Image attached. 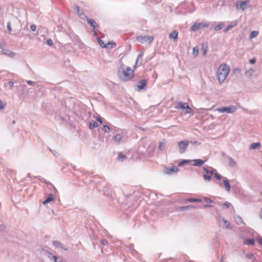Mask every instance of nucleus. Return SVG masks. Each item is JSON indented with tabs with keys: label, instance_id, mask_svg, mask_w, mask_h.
Returning <instances> with one entry per match:
<instances>
[{
	"label": "nucleus",
	"instance_id": "23",
	"mask_svg": "<svg viewBox=\"0 0 262 262\" xmlns=\"http://www.w3.org/2000/svg\"><path fill=\"white\" fill-rule=\"evenodd\" d=\"M254 72V71L253 69L251 68L249 69L248 70H247L245 72V76L248 78H251V77L253 75V73Z\"/></svg>",
	"mask_w": 262,
	"mask_h": 262
},
{
	"label": "nucleus",
	"instance_id": "25",
	"mask_svg": "<svg viewBox=\"0 0 262 262\" xmlns=\"http://www.w3.org/2000/svg\"><path fill=\"white\" fill-rule=\"evenodd\" d=\"M261 146V144L259 142H255V143H252L250 146V149H256L258 147H260Z\"/></svg>",
	"mask_w": 262,
	"mask_h": 262
},
{
	"label": "nucleus",
	"instance_id": "50",
	"mask_svg": "<svg viewBox=\"0 0 262 262\" xmlns=\"http://www.w3.org/2000/svg\"><path fill=\"white\" fill-rule=\"evenodd\" d=\"M6 228V226L5 224H0V231H4Z\"/></svg>",
	"mask_w": 262,
	"mask_h": 262
},
{
	"label": "nucleus",
	"instance_id": "41",
	"mask_svg": "<svg viewBox=\"0 0 262 262\" xmlns=\"http://www.w3.org/2000/svg\"><path fill=\"white\" fill-rule=\"evenodd\" d=\"M125 156L122 153L119 152L118 154V160L122 161L125 158Z\"/></svg>",
	"mask_w": 262,
	"mask_h": 262
},
{
	"label": "nucleus",
	"instance_id": "46",
	"mask_svg": "<svg viewBox=\"0 0 262 262\" xmlns=\"http://www.w3.org/2000/svg\"><path fill=\"white\" fill-rule=\"evenodd\" d=\"M245 256L248 259H251L253 257L254 254L252 253H248L245 255Z\"/></svg>",
	"mask_w": 262,
	"mask_h": 262
},
{
	"label": "nucleus",
	"instance_id": "32",
	"mask_svg": "<svg viewBox=\"0 0 262 262\" xmlns=\"http://www.w3.org/2000/svg\"><path fill=\"white\" fill-rule=\"evenodd\" d=\"M199 48L195 46L193 48L192 53L194 56L196 57L199 55Z\"/></svg>",
	"mask_w": 262,
	"mask_h": 262
},
{
	"label": "nucleus",
	"instance_id": "38",
	"mask_svg": "<svg viewBox=\"0 0 262 262\" xmlns=\"http://www.w3.org/2000/svg\"><path fill=\"white\" fill-rule=\"evenodd\" d=\"M213 175H214V177L215 178V179L219 180H220L222 178V176L217 172H214Z\"/></svg>",
	"mask_w": 262,
	"mask_h": 262
},
{
	"label": "nucleus",
	"instance_id": "43",
	"mask_svg": "<svg viewBox=\"0 0 262 262\" xmlns=\"http://www.w3.org/2000/svg\"><path fill=\"white\" fill-rule=\"evenodd\" d=\"M6 103L0 100V110L4 109Z\"/></svg>",
	"mask_w": 262,
	"mask_h": 262
},
{
	"label": "nucleus",
	"instance_id": "28",
	"mask_svg": "<svg viewBox=\"0 0 262 262\" xmlns=\"http://www.w3.org/2000/svg\"><path fill=\"white\" fill-rule=\"evenodd\" d=\"M74 10L77 13V14L79 16H81L83 14V12L82 10H80V8L78 6H75Z\"/></svg>",
	"mask_w": 262,
	"mask_h": 262
},
{
	"label": "nucleus",
	"instance_id": "14",
	"mask_svg": "<svg viewBox=\"0 0 262 262\" xmlns=\"http://www.w3.org/2000/svg\"><path fill=\"white\" fill-rule=\"evenodd\" d=\"M223 184L224 185L226 190L227 192H230V189H231V187H230V185L229 184V180L226 178H224V180L223 181Z\"/></svg>",
	"mask_w": 262,
	"mask_h": 262
},
{
	"label": "nucleus",
	"instance_id": "55",
	"mask_svg": "<svg viewBox=\"0 0 262 262\" xmlns=\"http://www.w3.org/2000/svg\"><path fill=\"white\" fill-rule=\"evenodd\" d=\"M47 256L51 260L52 259V256H54V255L52 254V253L50 252H49L48 251L47 252Z\"/></svg>",
	"mask_w": 262,
	"mask_h": 262
},
{
	"label": "nucleus",
	"instance_id": "7",
	"mask_svg": "<svg viewBox=\"0 0 262 262\" xmlns=\"http://www.w3.org/2000/svg\"><path fill=\"white\" fill-rule=\"evenodd\" d=\"M137 40L141 43L145 42L150 43L154 40V37L152 36H138L137 37Z\"/></svg>",
	"mask_w": 262,
	"mask_h": 262
},
{
	"label": "nucleus",
	"instance_id": "44",
	"mask_svg": "<svg viewBox=\"0 0 262 262\" xmlns=\"http://www.w3.org/2000/svg\"><path fill=\"white\" fill-rule=\"evenodd\" d=\"M142 53H141L140 54L138 55L136 62V65L135 66V68H136V66L137 64V63L139 62L140 58H141V60H142Z\"/></svg>",
	"mask_w": 262,
	"mask_h": 262
},
{
	"label": "nucleus",
	"instance_id": "17",
	"mask_svg": "<svg viewBox=\"0 0 262 262\" xmlns=\"http://www.w3.org/2000/svg\"><path fill=\"white\" fill-rule=\"evenodd\" d=\"M52 244L55 247L57 248H60L63 250H67V248H64L63 244L59 241H54Z\"/></svg>",
	"mask_w": 262,
	"mask_h": 262
},
{
	"label": "nucleus",
	"instance_id": "3",
	"mask_svg": "<svg viewBox=\"0 0 262 262\" xmlns=\"http://www.w3.org/2000/svg\"><path fill=\"white\" fill-rule=\"evenodd\" d=\"M176 108L181 110L184 114H192V111L189 106L186 102H178L176 105Z\"/></svg>",
	"mask_w": 262,
	"mask_h": 262
},
{
	"label": "nucleus",
	"instance_id": "22",
	"mask_svg": "<svg viewBox=\"0 0 262 262\" xmlns=\"http://www.w3.org/2000/svg\"><path fill=\"white\" fill-rule=\"evenodd\" d=\"M201 46L203 50V55H205L207 54L208 50V46L207 43H202Z\"/></svg>",
	"mask_w": 262,
	"mask_h": 262
},
{
	"label": "nucleus",
	"instance_id": "24",
	"mask_svg": "<svg viewBox=\"0 0 262 262\" xmlns=\"http://www.w3.org/2000/svg\"><path fill=\"white\" fill-rule=\"evenodd\" d=\"M234 220L237 225H241L243 223V221L242 217L239 215H236L234 216Z\"/></svg>",
	"mask_w": 262,
	"mask_h": 262
},
{
	"label": "nucleus",
	"instance_id": "33",
	"mask_svg": "<svg viewBox=\"0 0 262 262\" xmlns=\"http://www.w3.org/2000/svg\"><path fill=\"white\" fill-rule=\"evenodd\" d=\"M258 34V32L257 31H252L249 36V38L252 39L253 38L256 37L257 36Z\"/></svg>",
	"mask_w": 262,
	"mask_h": 262
},
{
	"label": "nucleus",
	"instance_id": "52",
	"mask_svg": "<svg viewBox=\"0 0 262 262\" xmlns=\"http://www.w3.org/2000/svg\"><path fill=\"white\" fill-rule=\"evenodd\" d=\"M190 143L194 145H195V146H198V145H200L201 144V143L198 142V141H190Z\"/></svg>",
	"mask_w": 262,
	"mask_h": 262
},
{
	"label": "nucleus",
	"instance_id": "8",
	"mask_svg": "<svg viewBox=\"0 0 262 262\" xmlns=\"http://www.w3.org/2000/svg\"><path fill=\"white\" fill-rule=\"evenodd\" d=\"M188 144L189 141L188 140H183L178 142L179 151L181 154L185 152Z\"/></svg>",
	"mask_w": 262,
	"mask_h": 262
},
{
	"label": "nucleus",
	"instance_id": "59",
	"mask_svg": "<svg viewBox=\"0 0 262 262\" xmlns=\"http://www.w3.org/2000/svg\"><path fill=\"white\" fill-rule=\"evenodd\" d=\"M213 207L214 206L213 205H209V204H205L203 205L204 208H211V207Z\"/></svg>",
	"mask_w": 262,
	"mask_h": 262
},
{
	"label": "nucleus",
	"instance_id": "2",
	"mask_svg": "<svg viewBox=\"0 0 262 262\" xmlns=\"http://www.w3.org/2000/svg\"><path fill=\"white\" fill-rule=\"evenodd\" d=\"M230 72V68L226 63H222L219 67L216 76L219 82L221 83L227 78Z\"/></svg>",
	"mask_w": 262,
	"mask_h": 262
},
{
	"label": "nucleus",
	"instance_id": "42",
	"mask_svg": "<svg viewBox=\"0 0 262 262\" xmlns=\"http://www.w3.org/2000/svg\"><path fill=\"white\" fill-rule=\"evenodd\" d=\"M26 82L30 85H35L37 84L36 82L33 81L31 80H27Z\"/></svg>",
	"mask_w": 262,
	"mask_h": 262
},
{
	"label": "nucleus",
	"instance_id": "30",
	"mask_svg": "<svg viewBox=\"0 0 262 262\" xmlns=\"http://www.w3.org/2000/svg\"><path fill=\"white\" fill-rule=\"evenodd\" d=\"M245 244L250 245H254V239L253 238H248L245 240L244 242Z\"/></svg>",
	"mask_w": 262,
	"mask_h": 262
},
{
	"label": "nucleus",
	"instance_id": "20",
	"mask_svg": "<svg viewBox=\"0 0 262 262\" xmlns=\"http://www.w3.org/2000/svg\"><path fill=\"white\" fill-rule=\"evenodd\" d=\"M178 37V32L176 30L172 31L169 34V37L177 40Z\"/></svg>",
	"mask_w": 262,
	"mask_h": 262
},
{
	"label": "nucleus",
	"instance_id": "45",
	"mask_svg": "<svg viewBox=\"0 0 262 262\" xmlns=\"http://www.w3.org/2000/svg\"><path fill=\"white\" fill-rule=\"evenodd\" d=\"M47 44L49 46H52L53 45V41L51 39H48L47 40Z\"/></svg>",
	"mask_w": 262,
	"mask_h": 262
},
{
	"label": "nucleus",
	"instance_id": "4",
	"mask_svg": "<svg viewBox=\"0 0 262 262\" xmlns=\"http://www.w3.org/2000/svg\"><path fill=\"white\" fill-rule=\"evenodd\" d=\"M204 170L206 172L203 175L204 180L205 181L210 182L211 180V176L214 174V172L216 171L212 167L206 166L203 168Z\"/></svg>",
	"mask_w": 262,
	"mask_h": 262
},
{
	"label": "nucleus",
	"instance_id": "21",
	"mask_svg": "<svg viewBox=\"0 0 262 262\" xmlns=\"http://www.w3.org/2000/svg\"><path fill=\"white\" fill-rule=\"evenodd\" d=\"M228 165L230 167H233L236 165V163L233 158L230 157H228Z\"/></svg>",
	"mask_w": 262,
	"mask_h": 262
},
{
	"label": "nucleus",
	"instance_id": "53",
	"mask_svg": "<svg viewBox=\"0 0 262 262\" xmlns=\"http://www.w3.org/2000/svg\"><path fill=\"white\" fill-rule=\"evenodd\" d=\"M5 42L4 41L2 40L0 41V49H3L5 46Z\"/></svg>",
	"mask_w": 262,
	"mask_h": 262
},
{
	"label": "nucleus",
	"instance_id": "5",
	"mask_svg": "<svg viewBox=\"0 0 262 262\" xmlns=\"http://www.w3.org/2000/svg\"><path fill=\"white\" fill-rule=\"evenodd\" d=\"M250 7L249 1H237L235 3V7L237 10L244 11Z\"/></svg>",
	"mask_w": 262,
	"mask_h": 262
},
{
	"label": "nucleus",
	"instance_id": "13",
	"mask_svg": "<svg viewBox=\"0 0 262 262\" xmlns=\"http://www.w3.org/2000/svg\"><path fill=\"white\" fill-rule=\"evenodd\" d=\"M85 18L89 24L92 27L93 31L96 30L97 26L96 22L94 19L90 18L87 16H85Z\"/></svg>",
	"mask_w": 262,
	"mask_h": 262
},
{
	"label": "nucleus",
	"instance_id": "11",
	"mask_svg": "<svg viewBox=\"0 0 262 262\" xmlns=\"http://www.w3.org/2000/svg\"><path fill=\"white\" fill-rule=\"evenodd\" d=\"M147 85V80L145 79L139 80L137 83V90L140 91L142 90H145Z\"/></svg>",
	"mask_w": 262,
	"mask_h": 262
},
{
	"label": "nucleus",
	"instance_id": "27",
	"mask_svg": "<svg viewBox=\"0 0 262 262\" xmlns=\"http://www.w3.org/2000/svg\"><path fill=\"white\" fill-rule=\"evenodd\" d=\"M202 201V200L201 199H195V198H189L186 199L185 201V202H201Z\"/></svg>",
	"mask_w": 262,
	"mask_h": 262
},
{
	"label": "nucleus",
	"instance_id": "58",
	"mask_svg": "<svg viewBox=\"0 0 262 262\" xmlns=\"http://www.w3.org/2000/svg\"><path fill=\"white\" fill-rule=\"evenodd\" d=\"M223 206H225L227 208H229L230 207V204L229 202H225L222 205Z\"/></svg>",
	"mask_w": 262,
	"mask_h": 262
},
{
	"label": "nucleus",
	"instance_id": "6",
	"mask_svg": "<svg viewBox=\"0 0 262 262\" xmlns=\"http://www.w3.org/2000/svg\"><path fill=\"white\" fill-rule=\"evenodd\" d=\"M237 107L234 105H231L228 107H221L217 108L216 110L219 113H227L229 114L233 113L236 111Z\"/></svg>",
	"mask_w": 262,
	"mask_h": 262
},
{
	"label": "nucleus",
	"instance_id": "19",
	"mask_svg": "<svg viewBox=\"0 0 262 262\" xmlns=\"http://www.w3.org/2000/svg\"><path fill=\"white\" fill-rule=\"evenodd\" d=\"M194 163L193 164V166H199L202 165L205 162L204 160H202L199 159L193 160Z\"/></svg>",
	"mask_w": 262,
	"mask_h": 262
},
{
	"label": "nucleus",
	"instance_id": "63",
	"mask_svg": "<svg viewBox=\"0 0 262 262\" xmlns=\"http://www.w3.org/2000/svg\"><path fill=\"white\" fill-rule=\"evenodd\" d=\"M259 217L261 220H262V208L260 209V211L259 212Z\"/></svg>",
	"mask_w": 262,
	"mask_h": 262
},
{
	"label": "nucleus",
	"instance_id": "62",
	"mask_svg": "<svg viewBox=\"0 0 262 262\" xmlns=\"http://www.w3.org/2000/svg\"><path fill=\"white\" fill-rule=\"evenodd\" d=\"M59 49L60 50H63L64 49V46L62 45H61L60 43H59Z\"/></svg>",
	"mask_w": 262,
	"mask_h": 262
},
{
	"label": "nucleus",
	"instance_id": "37",
	"mask_svg": "<svg viewBox=\"0 0 262 262\" xmlns=\"http://www.w3.org/2000/svg\"><path fill=\"white\" fill-rule=\"evenodd\" d=\"M102 129L104 133H108L111 129L108 126L104 125L102 127Z\"/></svg>",
	"mask_w": 262,
	"mask_h": 262
},
{
	"label": "nucleus",
	"instance_id": "26",
	"mask_svg": "<svg viewBox=\"0 0 262 262\" xmlns=\"http://www.w3.org/2000/svg\"><path fill=\"white\" fill-rule=\"evenodd\" d=\"M224 27V24L223 22H220L217 25L214 27V29L215 31L221 30Z\"/></svg>",
	"mask_w": 262,
	"mask_h": 262
},
{
	"label": "nucleus",
	"instance_id": "54",
	"mask_svg": "<svg viewBox=\"0 0 262 262\" xmlns=\"http://www.w3.org/2000/svg\"><path fill=\"white\" fill-rule=\"evenodd\" d=\"M30 29L32 31H35L36 30V26L35 25H31L30 26Z\"/></svg>",
	"mask_w": 262,
	"mask_h": 262
},
{
	"label": "nucleus",
	"instance_id": "35",
	"mask_svg": "<svg viewBox=\"0 0 262 262\" xmlns=\"http://www.w3.org/2000/svg\"><path fill=\"white\" fill-rule=\"evenodd\" d=\"M253 262H262V257L257 256L256 257H254Z\"/></svg>",
	"mask_w": 262,
	"mask_h": 262
},
{
	"label": "nucleus",
	"instance_id": "34",
	"mask_svg": "<svg viewBox=\"0 0 262 262\" xmlns=\"http://www.w3.org/2000/svg\"><path fill=\"white\" fill-rule=\"evenodd\" d=\"M194 208V206H191V205L183 206V207H180V210L185 211V210H188L189 208Z\"/></svg>",
	"mask_w": 262,
	"mask_h": 262
},
{
	"label": "nucleus",
	"instance_id": "47",
	"mask_svg": "<svg viewBox=\"0 0 262 262\" xmlns=\"http://www.w3.org/2000/svg\"><path fill=\"white\" fill-rule=\"evenodd\" d=\"M7 30L9 31V32H11L12 28H11V23H10V21L8 22V23L7 24Z\"/></svg>",
	"mask_w": 262,
	"mask_h": 262
},
{
	"label": "nucleus",
	"instance_id": "1",
	"mask_svg": "<svg viewBox=\"0 0 262 262\" xmlns=\"http://www.w3.org/2000/svg\"><path fill=\"white\" fill-rule=\"evenodd\" d=\"M117 75L122 81H128L130 80L134 75V71L130 67H126L122 63L117 71Z\"/></svg>",
	"mask_w": 262,
	"mask_h": 262
},
{
	"label": "nucleus",
	"instance_id": "64",
	"mask_svg": "<svg viewBox=\"0 0 262 262\" xmlns=\"http://www.w3.org/2000/svg\"><path fill=\"white\" fill-rule=\"evenodd\" d=\"M157 76H158L157 74L156 73H154L153 74V77H155L156 78L157 77Z\"/></svg>",
	"mask_w": 262,
	"mask_h": 262
},
{
	"label": "nucleus",
	"instance_id": "56",
	"mask_svg": "<svg viewBox=\"0 0 262 262\" xmlns=\"http://www.w3.org/2000/svg\"><path fill=\"white\" fill-rule=\"evenodd\" d=\"M8 85L9 86L10 89H12L14 85V82L12 81H9L8 83Z\"/></svg>",
	"mask_w": 262,
	"mask_h": 262
},
{
	"label": "nucleus",
	"instance_id": "16",
	"mask_svg": "<svg viewBox=\"0 0 262 262\" xmlns=\"http://www.w3.org/2000/svg\"><path fill=\"white\" fill-rule=\"evenodd\" d=\"M98 42L102 48H107L108 45L110 44L114 45V47H116V44L115 42H108L107 44H105L103 41L100 38H98Z\"/></svg>",
	"mask_w": 262,
	"mask_h": 262
},
{
	"label": "nucleus",
	"instance_id": "29",
	"mask_svg": "<svg viewBox=\"0 0 262 262\" xmlns=\"http://www.w3.org/2000/svg\"><path fill=\"white\" fill-rule=\"evenodd\" d=\"M98 126V123L96 121H91L90 123L89 128L93 129L94 128H96Z\"/></svg>",
	"mask_w": 262,
	"mask_h": 262
},
{
	"label": "nucleus",
	"instance_id": "9",
	"mask_svg": "<svg viewBox=\"0 0 262 262\" xmlns=\"http://www.w3.org/2000/svg\"><path fill=\"white\" fill-rule=\"evenodd\" d=\"M208 25L204 23H195L190 28V30L192 32H195L197 30L202 29L203 28L208 27Z\"/></svg>",
	"mask_w": 262,
	"mask_h": 262
},
{
	"label": "nucleus",
	"instance_id": "49",
	"mask_svg": "<svg viewBox=\"0 0 262 262\" xmlns=\"http://www.w3.org/2000/svg\"><path fill=\"white\" fill-rule=\"evenodd\" d=\"M241 72V70L239 68H235L233 70L234 74H239Z\"/></svg>",
	"mask_w": 262,
	"mask_h": 262
},
{
	"label": "nucleus",
	"instance_id": "39",
	"mask_svg": "<svg viewBox=\"0 0 262 262\" xmlns=\"http://www.w3.org/2000/svg\"><path fill=\"white\" fill-rule=\"evenodd\" d=\"M202 201H204L206 203H213L214 202L211 200V199L207 198V197H204L203 199H202Z\"/></svg>",
	"mask_w": 262,
	"mask_h": 262
},
{
	"label": "nucleus",
	"instance_id": "15",
	"mask_svg": "<svg viewBox=\"0 0 262 262\" xmlns=\"http://www.w3.org/2000/svg\"><path fill=\"white\" fill-rule=\"evenodd\" d=\"M237 25V20H234L232 21L230 24L224 30V33L227 32L228 31H229L230 29H231L233 27L236 26Z\"/></svg>",
	"mask_w": 262,
	"mask_h": 262
},
{
	"label": "nucleus",
	"instance_id": "51",
	"mask_svg": "<svg viewBox=\"0 0 262 262\" xmlns=\"http://www.w3.org/2000/svg\"><path fill=\"white\" fill-rule=\"evenodd\" d=\"M107 241L104 238L100 241V243L103 245H106L107 244Z\"/></svg>",
	"mask_w": 262,
	"mask_h": 262
},
{
	"label": "nucleus",
	"instance_id": "40",
	"mask_svg": "<svg viewBox=\"0 0 262 262\" xmlns=\"http://www.w3.org/2000/svg\"><path fill=\"white\" fill-rule=\"evenodd\" d=\"M159 148L161 150H163L165 148L164 144L163 143H162V142H160L159 143Z\"/></svg>",
	"mask_w": 262,
	"mask_h": 262
},
{
	"label": "nucleus",
	"instance_id": "60",
	"mask_svg": "<svg viewBox=\"0 0 262 262\" xmlns=\"http://www.w3.org/2000/svg\"><path fill=\"white\" fill-rule=\"evenodd\" d=\"M96 119L100 123H103V121L101 117H97Z\"/></svg>",
	"mask_w": 262,
	"mask_h": 262
},
{
	"label": "nucleus",
	"instance_id": "18",
	"mask_svg": "<svg viewBox=\"0 0 262 262\" xmlns=\"http://www.w3.org/2000/svg\"><path fill=\"white\" fill-rule=\"evenodd\" d=\"M54 200V195L52 193H50L48 197L43 202V205H46L48 203L53 201Z\"/></svg>",
	"mask_w": 262,
	"mask_h": 262
},
{
	"label": "nucleus",
	"instance_id": "57",
	"mask_svg": "<svg viewBox=\"0 0 262 262\" xmlns=\"http://www.w3.org/2000/svg\"><path fill=\"white\" fill-rule=\"evenodd\" d=\"M256 62V58L255 57L253 58L252 59H250L249 63L250 64H254Z\"/></svg>",
	"mask_w": 262,
	"mask_h": 262
},
{
	"label": "nucleus",
	"instance_id": "31",
	"mask_svg": "<svg viewBox=\"0 0 262 262\" xmlns=\"http://www.w3.org/2000/svg\"><path fill=\"white\" fill-rule=\"evenodd\" d=\"M222 221L224 222V223L225 224V226L226 228H227V229H232V227L231 226V224H230V223L228 221H226L224 218L222 219Z\"/></svg>",
	"mask_w": 262,
	"mask_h": 262
},
{
	"label": "nucleus",
	"instance_id": "36",
	"mask_svg": "<svg viewBox=\"0 0 262 262\" xmlns=\"http://www.w3.org/2000/svg\"><path fill=\"white\" fill-rule=\"evenodd\" d=\"M190 162L189 160H183L178 163L179 166H182L184 164L188 163Z\"/></svg>",
	"mask_w": 262,
	"mask_h": 262
},
{
	"label": "nucleus",
	"instance_id": "48",
	"mask_svg": "<svg viewBox=\"0 0 262 262\" xmlns=\"http://www.w3.org/2000/svg\"><path fill=\"white\" fill-rule=\"evenodd\" d=\"M59 259V258L55 255H54V256H52L51 260L53 261L54 262H58Z\"/></svg>",
	"mask_w": 262,
	"mask_h": 262
},
{
	"label": "nucleus",
	"instance_id": "12",
	"mask_svg": "<svg viewBox=\"0 0 262 262\" xmlns=\"http://www.w3.org/2000/svg\"><path fill=\"white\" fill-rule=\"evenodd\" d=\"M123 138L122 134L119 133H116L114 137L112 138V140L114 143L117 144H119L121 143V141Z\"/></svg>",
	"mask_w": 262,
	"mask_h": 262
},
{
	"label": "nucleus",
	"instance_id": "61",
	"mask_svg": "<svg viewBox=\"0 0 262 262\" xmlns=\"http://www.w3.org/2000/svg\"><path fill=\"white\" fill-rule=\"evenodd\" d=\"M257 242L259 245L262 246V237H259L257 239Z\"/></svg>",
	"mask_w": 262,
	"mask_h": 262
},
{
	"label": "nucleus",
	"instance_id": "10",
	"mask_svg": "<svg viewBox=\"0 0 262 262\" xmlns=\"http://www.w3.org/2000/svg\"><path fill=\"white\" fill-rule=\"evenodd\" d=\"M178 171V168L176 166L166 167L163 170V173L166 174H171L176 173Z\"/></svg>",
	"mask_w": 262,
	"mask_h": 262
}]
</instances>
